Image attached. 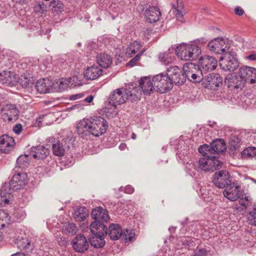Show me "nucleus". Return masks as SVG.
Instances as JSON below:
<instances>
[{
  "instance_id": "f257e3e1",
  "label": "nucleus",
  "mask_w": 256,
  "mask_h": 256,
  "mask_svg": "<svg viewBox=\"0 0 256 256\" xmlns=\"http://www.w3.org/2000/svg\"><path fill=\"white\" fill-rule=\"evenodd\" d=\"M108 122L103 118L97 116L84 118L77 124L76 130L79 136L86 138L90 135L98 137L106 132Z\"/></svg>"
},
{
  "instance_id": "f03ea898",
  "label": "nucleus",
  "mask_w": 256,
  "mask_h": 256,
  "mask_svg": "<svg viewBox=\"0 0 256 256\" xmlns=\"http://www.w3.org/2000/svg\"><path fill=\"white\" fill-rule=\"evenodd\" d=\"M176 52L178 57L181 60H192L200 56L201 48L196 44H182L177 46Z\"/></svg>"
},
{
  "instance_id": "7ed1b4c3",
  "label": "nucleus",
  "mask_w": 256,
  "mask_h": 256,
  "mask_svg": "<svg viewBox=\"0 0 256 256\" xmlns=\"http://www.w3.org/2000/svg\"><path fill=\"white\" fill-rule=\"evenodd\" d=\"M239 64L237 55L233 51L225 52L220 57V66L225 71H234Z\"/></svg>"
},
{
  "instance_id": "20e7f679",
  "label": "nucleus",
  "mask_w": 256,
  "mask_h": 256,
  "mask_svg": "<svg viewBox=\"0 0 256 256\" xmlns=\"http://www.w3.org/2000/svg\"><path fill=\"white\" fill-rule=\"evenodd\" d=\"M152 82L155 87L154 90L160 93H164L171 90L172 88V82L170 80L168 72L159 74L152 78Z\"/></svg>"
},
{
  "instance_id": "39448f33",
  "label": "nucleus",
  "mask_w": 256,
  "mask_h": 256,
  "mask_svg": "<svg viewBox=\"0 0 256 256\" xmlns=\"http://www.w3.org/2000/svg\"><path fill=\"white\" fill-rule=\"evenodd\" d=\"M27 182V174L25 172H18L12 176L8 184L5 183L3 185V190H5L6 187L12 192L13 191L22 188Z\"/></svg>"
},
{
  "instance_id": "423d86ee",
  "label": "nucleus",
  "mask_w": 256,
  "mask_h": 256,
  "mask_svg": "<svg viewBox=\"0 0 256 256\" xmlns=\"http://www.w3.org/2000/svg\"><path fill=\"white\" fill-rule=\"evenodd\" d=\"M212 182L220 188H228L232 185L230 176L226 170H219L214 174Z\"/></svg>"
},
{
  "instance_id": "0eeeda50",
  "label": "nucleus",
  "mask_w": 256,
  "mask_h": 256,
  "mask_svg": "<svg viewBox=\"0 0 256 256\" xmlns=\"http://www.w3.org/2000/svg\"><path fill=\"white\" fill-rule=\"evenodd\" d=\"M210 50L216 54H222L227 52L230 46L228 40L222 37L216 38L210 41L208 44Z\"/></svg>"
},
{
  "instance_id": "6e6552de",
  "label": "nucleus",
  "mask_w": 256,
  "mask_h": 256,
  "mask_svg": "<svg viewBox=\"0 0 256 256\" xmlns=\"http://www.w3.org/2000/svg\"><path fill=\"white\" fill-rule=\"evenodd\" d=\"M168 74L172 84L182 85L186 82L183 69L180 68L178 66L170 67L167 70Z\"/></svg>"
},
{
  "instance_id": "1a4fd4ad",
  "label": "nucleus",
  "mask_w": 256,
  "mask_h": 256,
  "mask_svg": "<svg viewBox=\"0 0 256 256\" xmlns=\"http://www.w3.org/2000/svg\"><path fill=\"white\" fill-rule=\"evenodd\" d=\"M2 117L6 122L16 121L18 118L19 110L16 105L7 104L0 110Z\"/></svg>"
},
{
  "instance_id": "9d476101",
  "label": "nucleus",
  "mask_w": 256,
  "mask_h": 256,
  "mask_svg": "<svg viewBox=\"0 0 256 256\" xmlns=\"http://www.w3.org/2000/svg\"><path fill=\"white\" fill-rule=\"evenodd\" d=\"M244 82L242 79L237 74H228L224 79V84L230 90L240 88L242 90L244 86Z\"/></svg>"
},
{
  "instance_id": "9b49d317",
  "label": "nucleus",
  "mask_w": 256,
  "mask_h": 256,
  "mask_svg": "<svg viewBox=\"0 0 256 256\" xmlns=\"http://www.w3.org/2000/svg\"><path fill=\"white\" fill-rule=\"evenodd\" d=\"M200 65V70L202 72L212 71L214 70L217 66V60L213 56L205 55L202 56L198 60Z\"/></svg>"
},
{
  "instance_id": "f8f14e48",
  "label": "nucleus",
  "mask_w": 256,
  "mask_h": 256,
  "mask_svg": "<svg viewBox=\"0 0 256 256\" xmlns=\"http://www.w3.org/2000/svg\"><path fill=\"white\" fill-rule=\"evenodd\" d=\"M74 250L78 252L84 253L88 250L89 245L83 234L77 235L71 242Z\"/></svg>"
},
{
  "instance_id": "ddd939ff",
  "label": "nucleus",
  "mask_w": 256,
  "mask_h": 256,
  "mask_svg": "<svg viewBox=\"0 0 256 256\" xmlns=\"http://www.w3.org/2000/svg\"><path fill=\"white\" fill-rule=\"evenodd\" d=\"M203 82L205 84L206 87L216 90L222 86L223 79L218 74L211 73L204 78Z\"/></svg>"
},
{
  "instance_id": "4468645a",
  "label": "nucleus",
  "mask_w": 256,
  "mask_h": 256,
  "mask_svg": "<svg viewBox=\"0 0 256 256\" xmlns=\"http://www.w3.org/2000/svg\"><path fill=\"white\" fill-rule=\"evenodd\" d=\"M30 156L32 158L41 160L46 158L50 154V150L48 148L42 145L33 146L29 150Z\"/></svg>"
},
{
  "instance_id": "2eb2a0df",
  "label": "nucleus",
  "mask_w": 256,
  "mask_h": 256,
  "mask_svg": "<svg viewBox=\"0 0 256 256\" xmlns=\"http://www.w3.org/2000/svg\"><path fill=\"white\" fill-rule=\"evenodd\" d=\"M15 142L13 138L4 134L0 136V153L8 154L14 149Z\"/></svg>"
},
{
  "instance_id": "dca6fc26",
  "label": "nucleus",
  "mask_w": 256,
  "mask_h": 256,
  "mask_svg": "<svg viewBox=\"0 0 256 256\" xmlns=\"http://www.w3.org/2000/svg\"><path fill=\"white\" fill-rule=\"evenodd\" d=\"M91 216L94 221H100L108 223L110 217L106 210L102 206H97L92 210L91 212Z\"/></svg>"
},
{
  "instance_id": "f3484780",
  "label": "nucleus",
  "mask_w": 256,
  "mask_h": 256,
  "mask_svg": "<svg viewBox=\"0 0 256 256\" xmlns=\"http://www.w3.org/2000/svg\"><path fill=\"white\" fill-rule=\"evenodd\" d=\"M105 223V222L98 220L92 222L90 226V230L92 234L106 236L108 233V229Z\"/></svg>"
},
{
  "instance_id": "a211bd4d",
  "label": "nucleus",
  "mask_w": 256,
  "mask_h": 256,
  "mask_svg": "<svg viewBox=\"0 0 256 256\" xmlns=\"http://www.w3.org/2000/svg\"><path fill=\"white\" fill-rule=\"evenodd\" d=\"M103 70L96 66L87 68L84 72V78L88 80H94L102 74Z\"/></svg>"
},
{
  "instance_id": "6ab92c4d",
  "label": "nucleus",
  "mask_w": 256,
  "mask_h": 256,
  "mask_svg": "<svg viewBox=\"0 0 256 256\" xmlns=\"http://www.w3.org/2000/svg\"><path fill=\"white\" fill-rule=\"evenodd\" d=\"M144 16L146 22L152 24L159 20L160 17L161 16V12L158 7L152 6L149 7V8L146 10Z\"/></svg>"
},
{
  "instance_id": "aec40b11",
  "label": "nucleus",
  "mask_w": 256,
  "mask_h": 256,
  "mask_svg": "<svg viewBox=\"0 0 256 256\" xmlns=\"http://www.w3.org/2000/svg\"><path fill=\"white\" fill-rule=\"evenodd\" d=\"M109 102L113 106L120 105L126 101L124 92L122 91L121 88H118L113 91L108 97Z\"/></svg>"
},
{
  "instance_id": "412c9836",
  "label": "nucleus",
  "mask_w": 256,
  "mask_h": 256,
  "mask_svg": "<svg viewBox=\"0 0 256 256\" xmlns=\"http://www.w3.org/2000/svg\"><path fill=\"white\" fill-rule=\"evenodd\" d=\"M140 88L145 95L149 96L154 90V84L148 76L142 78L138 81Z\"/></svg>"
},
{
  "instance_id": "4be33fe9",
  "label": "nucleus",
  "mask_w": 256,
  "mask_h": 256,
  "mask_svg": "<svg viewBox=\"0 0 256 256\" xmlns=\"http://www.w3.org/2000/svg\"><path fill=\"white\" fill-rule=\"evenodd\" d=\"M52 144V150L53 154L58 157H62L64 155L66 150V142H60L59 140H56L54 138L50 139Z\"/></svg>"
},
{
  "instance_id": "5701e85b",
  "label": "nucleus",
  "mask_w": 256,
  "mask_h": 256,
  "mask_svg": "<svg viewBox=\"0 0 256 256\" xmlns=\"http://www.w3.org/2000/svg\"><path fill=\"white\" fill-rule=\"evenodd\" d=\"M16 82V75L14 72L8 70L0 72V84L12 86Z\"/></svg>"
},
{
  "instance_id": "b1692460",
  "label": "nucleus",
  "mask_w": 256,
  "mask_h": 256,
  "mask_svg": "<svg viewBox=\"0 0 256 256\" xmlns=\"http://www.w3.org/2000/svg\"><path fill=\"white\" fill-rule=\"evenodd\" d=\"M36 87L40 93L50 92L52 89V82L48 78L40 79L36 82Z\"/></svg>"
},
{
  "instance_id": "393cba45",
  "label": "nucleus",
  "mask_w": 256,
  "mask_h": 256,
  "mask_svg": "<svg viewBox=\"0 0 256 256\" xmlns=\"http://www.w3.org/2000/svg\"><path fill=\"white\" fill-rule=\"evenodd\" d=\"M211 151L212 154H222L225 152L226 149V144L224 140L222 138L214 140L210 143Z\"/></svg>"
},
{
  "instance_id": "a878e982",
  "label": "nucleus",
  "mask_w": 256,
  "mask_h": 256,
  "mask_svg": "<svg viewBox=\"0 0 256 256\" xmlns=\"http://www.w3.org/2000/svg\"><path fill=\"white\" fill-rule=\"evenodd\" d=\"M108 234L111 240H118L122 237V228L118 224H111L109 226Z\"/></svg>"
},
{
  "instance_id": "bb28decb",
  "label": "nucleus",
  "mask_w": 256,
  "mask_h": 256,
  "mask_svg": "<svg viewBox=\"0 0 256 256\" xmlns=\"http://www.w3.org/2000/svg\"><path fill=\"white\" fill-rule=\"evenodd\" d=\"M96 62L100 67L108 68L112 64V59L110 55L100 53L96 56Z\"/></svg>"
},
{
  "instance_id": "cd10ccee",
  "label": "nucleus",
  "mask_w": 256,
  "mask_h": 256,
  "mask_svg": "<svg viewBox=\"0 0 256 256\" xmlns=\"http://www.w3.org/2000/svg\"><path fill=\"white\" fill-rule=\"evenodd\" d=\"M104 236L100 234H91L88 238L90 244L94 248H103L106 242L104 240Z\"/></svg>"
},
{
  "instance_id": "c85d7f7f",
  "label": "nucleus",
  "mask_w": 256,
  "mask_h": 256,
  "mask_svg": "<svg viewBox=\"0 0 256 256\" xmlns=\"http://www.w3.org/2000/svg\"><path fill=\"white\" fill-rule=\"evenodd\" d=\"M70 78H62L58 80H56L52 82V88L56 91L62 92L66 90L70 82Z\"/></svg>"
},
{
  "instance_id": "c756f323",
  "label": "nucleus",
  "mask_w": 256,
  "mask_h": 256,
  "mask_svg": "<svg viewBox=\"0 0 256 256\" xmlns=\"http://www.w3.org/2000/svg\"><path fill=\"white\" fill-rule=\"evenodd\" d=\"M17 247L20 250H24L26 252H30L34 249L33 244L31 240L27 237L20 238L18 240Z\"/></svg>"
},
{
  "instance_id": "7c9ffc66",
  "label": "nucleus",
  "mask_w": 256,
  "mask_h": 256,
  "mask_svg": "<svg viewBox=\"0 0 256 256\" xmlns=\"http://www.w3.org/2000/svg\"><path fill=\"white\" fill-rule=\"evenodd\" d=\"M234 187V184L232 186V185L230 186L228 189H226L224 192V195L225 197H226L230 201H235L238 199L239 197V194L238 193L239 186H235L234 190L232 188Z\"/></svg>"
},
{
  "instance_id": "2f4dec72",
  "label": "nucleus",
  "mask_w": 256,
  "mask_h": 256,
  "mask_svg": "<svg viewBox=\"0 0 256 256\" xmlns=\"http://www.w3.org/2000/svg\"><path fill=\"white\" fill-rule=\"evenodd\" d=\"M30 153L28 154H22L18 156L16 160V168H22V170L26 168L29 165Z\"/></svg>"
},
{
  "instance_id": "473e14b6",
  "label": "nucleus",
  "mask_w": 256,
  "mask_h": 256,
  "mask_svg": "<svg viewBox=\"0 0 256 256\" xmlns=\"http://www.w3.org/2000/svg\"><path fill=\"white\" fill-rule=\"evenodd\" d=\"M198 67V66L192 62L187 63L184 66L183 70L184 72V75H185L186 80V78L189 80L194 74V72H196Z\"/></svg>"
},
{
  "instance_id": "72a5a7b5",
  "label": "nucleus",
  "mask_w": 256,
  "mask_h": 256,
  "mask_svg": "<svg viewBox=\"0 0 256 256\" xmlns=\"http://www.w3.org/2000/svg\"><path fill=\"white\" fill-rule=\"evenodd\" d=\"M252 67L244 66L238 70V76L244 80V84L248 80H250V76H252Z\"/></svg>"
},
{
  "instance_id": "f704fd0d",
  "label": "nucleus",
  "mask_w": 256,
  "mask_h": 256,
  "mask_svg": "<svg viewBox=\"0 0 256 256\" xmlns=\"http://www.w3.org/2000/svg\"><path fill=\"white\" fill-rule=\"evenodd\" d=\"M242 144L241 139L238 136H231L229 139L228 148L232 152L238 150Z\"/></svg>"
},
{
  "instance_id": "c9c22d12",
  "label": "nucleus",
  "mask_w": 256,
  "mask_h": 256,
  "mask_svg": "<svg viewBox=\"0 0 256 256\" xmlns=\"http://www.w3.org/2000/svg\"><path fill=\"white\" fill-rule=\"evenodd\" d=\"M74 218L78 222L84 220L88 216L87 210L85 207H77L74 210Z\"/></svg>"
},
{
  "instance_id": "e433bc0d",
  "label": "nucleus",
  "mask_w": 256,
  "mask_h": 256,
  "mask_svg": "<svg viewBox=\"0 0 256 256\" xmlns=\"http://www.w3.org/2000/svg\"><path fill=\"white\" fill-rule=\"evenodd\" d=\"M142 47L140 42L136 40L131 43L126 49V54L129 57H132V54H135Z\"/></svg>"
},
{
  "instance_id": "4c0bfd02",
  "label": "nucleus",
  "mask_w": 256,
  "mask_h": 256,
  "mask_svg": "<svg viewBox=\"0 0 256 256\" xmlns=\"http://www.w3.org/2000/svg\"><path fill=\"white\" fill-rule=\"evenodd\" d=\"M210 171L214 172L215 170L220 169L222 168V162L218 160V158L216 156L212 155L209 157Z\"/></svg>"
},
{
  "instance_id": "58836bf2",
  "label": "nucleus",
  "mask_w": 256,
  "mask_h": 256,
  "mask_svg": "<svg viewBox=\"0 0 256 256\" xmlns=\"http://www.w3.org/2000/svg\"><path fill=\"white\" fill-rule=\"evenodd\" d=\"M136 90L135 88H125L124 92L126 100L129 99L131 100H137L139 99L140 92L136 93Z\"/></svg>"
},
{
  "instance_id": "ea45409f",
  "label": "nucleus",
  "mask_w": 256,
  "mask_h": 256,
  "mask_svg": "<svg viewBox=\"0 0 256 256\" xmlns=\"http://www.w3.org/2000/svg\"><path fill=\"white\" fill-rule=\"evenodd\" d=\"M50 10L53 12H59L62 11L64 9V4L62 2L59 0H52L49 4Z\"/></svg>"
},
{
  "instance_id": "a19ab883",
  "label": "nucleus",
  "mask_w": 256,
  "mask_h": 256,
  "mask_svg": "<svg viewBox=\"0 0 256 256\" xmlns=\"http://www.w3.org/2000/svg\"><path fill=\"white\" fill-rule=\"evenodd\" d=\"M242 158H256V148L248 147L244 148L242 152Z\"/></svg>"
},
{
  "instance_id": "79ce46f5",
  "label": "nucleus",
  "mask_w": 256,
  "mask_h": 256,
  "mask_svg": "<svg viewBox=\"0 0 256 256\" xmlns=\"http://www.w3.org/2000/svg\"><path fill=\"white\" fill-rule=\"evenodd\" d=\"M178 0H176L178 3V6L176 7L174 4H172V12L174 14L176 20L180 22H184V14L181 10V9L182 8V6H179Z\"/></svg>"
},
{
  "instance_id": "37998d69",
  "label": "nucleus",
  "mask_w": 256,
  "mask_h": 256,
  "mask_svg": "<svg viewBox=\"0 0 256 256\" xmlns=\"http://www.w3.org/2000/svg\"><path fill=\"white\" fill-rule=\"evenodd\" d=\"M202 73V70L198 66L196 69V72H194V74L188 80L193 83H198L201 81H204V78Z\"/></svg>"
},
{
  "instance_id": "c03bdc74",
  "label": "nucleus",
  "mask_w": 256,
  "mask_h": 256,
  "mask_svg": "<svg viewBox=\"0 0 256 256\" xmlns=\"http://www.w3.org/2000/svg\"><path fill=\"white\" fill-rule=\"evenodd\" d=\"M78 230L76 225L74 223L66 224L62 227V231L66 234H75Z\"/></svg>"
},
{
  "instance_id": "a18cd8bd",
  "label": "nucleus",
  "mask_w": 256,
  "mask_h": 256,
  "mask_svg": "<svg viewBox=\"0 0 256 256\" xmlns=\"http://www.w3.org/2000/svg\"><path fill=\"white\" fill-rule=\"evenodd\" d=\"M209 162V158L204 157L200 158L198 160L200 168L204 172L210 171V166L211 164Z\"/></svg>"
},
{
  "instance_id": "49530a36",
  "label": "nucleus",
  "mask_w": 256,
  "mask_h": 256,
  "mask_svg": "<svg viewBox=\"0 0 256 256\" xmlns=\"http://www.w3.org/2000/svg\"><path fill=\"white\" fill-rule=\"evenodd\" d=\"M198 150L199 152L202 154L204 157L209 158L213 154L211 151V148L207 144L200 146Z\"/></svg>"
},
{
  "instance_id": "de8ad7c7",
  "label": "nucleus",
  "mask_w": 256,
  "mask_h": 256,
  "mask_svg": "<svg viewBox=\"0 0 256 256\" xmlns=\"http://www.w3.org/2000/svg\"><path fill=\"white\" fill-rule=\"evenodd\" d=\"M135 236V234L133 230H126L122 234V237L125 242H132Z\"/></svg>"
},
{
  "instance_id": "09e8293b",
  "label": "nucleus",
  "mask_w": 256,
  "mask_h": 256,
  "mask_svg": "<svg viewBox=\"0 0 256 256\" xmlns=\"http://www.w3.org/2000/svg\"><path fill=\"white\" fill-rule=\"evenodd\" d=\"M248 220L252 225L256 226V204L252 206V209L249 212Z\"/></svg>"
},
{
  "instance_id": "8fccbe9b",
  "label": "nucleus",
  "mask_w": 256,
  "mask_h": 256,
  "mask_svg": "<svg viewBox=\"0 0 256 256\" xmlns=\"http://www.w3.org/2000/svg\"><path fill=\"white\" fill-rule=\"evenodd\" d=\"M144 50H142L138 54L136 55V56L130 60L126 64L127 66L130 67H132L134 66H136L137 64V62L140 60V57L143 54Z\"/></svg>"
},
{
  "instance_id": "3c124183",
  "label": "nucleus",
  "mask_w": 256,
  "mask_h": 256,
  "mask_svg": "<svg viewBox=\"0 0 256 256\" xmlns=\"http://www.w3.org/2000/svg\"><path fill=\"white\" fill-rule=\"evenodd\" d=\"M3 190V186L0 190V206L4 204V197H6V194H10L12 192L7 188Z\"/></svg>"
},
{
  "instance_id": "603ef678",
  "label": "nucleus",
  "mask_w": 256,
  "mask_h": 256,
  "mask_svg": "<svg viewBox=\"0 0 256 256\" xmlns=\"http://www.w3.org/2000/svg\"><path fill=\"white\" fill-rule=\"evenodd\" d=\"M46 10V6L43 2L38 3L34 6V10L36 13L43 14Z\"/></svg>"
},
{
  "instance_id": "864d4df0",
  "label": "nucleus",
  "mask_w": 256,
  "mask_h": 256,
  "mask_svg": "<svg viewBox=\"0 0 256 256\" xmlns=\"http://www.w3.org/2000/svg\"><path fill=\"white\" fill-rule=\"evenodd\" d=\"M20 84L24 88L28 87L30 84H33L32 80H28V78H26L25 76H21L20 79Z\"/></svg>"
},
{
  "instance_id": "5fc2aeb1",
  "label": "nucleus",
  "mask_w": 256,
  "mask_h": 256,
  "mask_svg": "<svg viewBox=\"0 0 256 256\" xmlns=\"http://www.w3.org/2000/svg\"><path fill=\"white\" fill-rule=\"evenodd\" d=\"M207 252L204 248H197L194 252L192 256H206Z\"/></svg>"
},
{
  "instance_id": "6e6d98bb",
  "label": "nucleus",
  "mask_w": 256,
  "mask_h": 256,
  "mask_svg": "<svg viewBox=\"0 0 256 256\" xmlns=\"http://www.w3.org/2000/svg\"><path fill=\"white\" fill-rule=\"evenodd\" d=\"M240 204L243 206L246 209L252 204V202L248 199V197H245L244 198H240L239 200Z\"/></svg>"
},
{
  "instance_id": "4d7b16f0",
  "label": "nucleus",
  "mask_w": 256,
  "mask_h": 256,
  "mask_svg": "<svg viewBox=\"0 0 256 256\" xmlns=\"http://www.w3.org/2000/svg\"><path fill=\"white\" fill-rule=\"evenodd\" d=\"M181 242L182 244L184 246H190L192 245V243H194L193 240L190 237L184 238Z\"/></svg>"
},
{
  "instance_id": "13d9d810",
  "label": "nucleus",
  "mask_w": 256,
  "mask_h": 256,
  "mask_svg": "<svg viewBox=\"0 0 256 256\" xmlns=\"http://www.w3.org/2000/svg\"><path fill=\"white\" fill-rule=\"evenodd\" d=\"M208 40L204 38H198L196 42H194L192 44H196L200 48L201 46L204 45L207 42Z\"/></svg>"
},
{
  "instance_id": "bf43d9fd",
  "label": "nucleus",
  "mask_w": 256,
  "mask_h": 256,
  "mask_svg": "<svg viewBox=\"0 0 256 256\" xmlns=\"http://www.w3.org/2000/svg\"><path fill=\"white\" fill-rule=\"evenodd\" d=\"M22 130V125L20 124H16L13 128V131L16 134H20Z\"/></svg>"
},
{
  "instance_id": "052dcab7",
  "label": "nucleus",
  "mask_w": 256,
  "mask_h": 256,
  "mask_svg": "<svg viewBox=\"0 0 256 256\" xmlns=\"http://www.w3.org/2000/svg\"><path fill=\"white\" fill-rule=\"evenodd\" d=\"M252 76H250V84H254L256 82V68H252Z\"/></svg>"
},
{
  "instance_id": "680f3d73",
  "label": "nucleus",
  "mask_w": 256,
  "mask_h": 256,
  "mask_svg": "<svg viewBox=\"0 0 256 256\" xmlns=\"http://www.w3.org/2000/svg\"><path fill=\"white\" fill-rule=\"evenodd\" d=\"M134 188L130 185L126 186L124 189V192L126 194H132L134 192Z\"/></svg>"
},
{
  "instance_id": "e2e57ef3",
  "label": "nucleus",
  "mask_w": 256,
  "mask_h": 256,
  "mask_svg": "<svg viewBox=\"0 0 256 256\" xmlns=\"http://www.w3.org/2000/svg\"><path fill=\"white\" fill-rule=\"evenodd\" d=\"M234 13L236 15L241 16L244 14V10L240 6H236L234 8Z\"/></svg>"
},
{
  "instance_id": "0e129e2a",
  "label": "nucleus",
  "mask_w": 256,
  "mask_h": 256,
  "mask_svg": "<svg viewBox=\"0 0 256 256\" xmlns=\"http://www.w3.org/2000/svg\"><path fill=\"white\" fill-rule=\"evenodd\" d=\"M84 94H78L71 96L70 98V99L72 100H74L82 98Z\"/></svg>"
},
{
  "instance_id": "69168bd1",
  "label": "nucleus",
  "mask_w": 256,
  "mask_h": 256,
  "mask_svg": "<svg viewBox=\"0 0 256 256\" xmlns=\"http://www.w3.org/2000/svg\"><path fill=\"white\" fill-rule=\"evenodd\" d=\"M93 100L94 96L92 95H90L84 100V102L88 103H90L92 102Z\"/></svg>"
},
{
  "instance_id": "338daca9",
  "label": "nucleus",
  "mask_w": 256,
  "mask_h": 256,
  "mask_svg": "<svg viewBox=\"0 0 256 256\" xmlns=\"http://www.w3.org/2000/svg\"><path fill=\"white\" fill-rule=\"evenodd\" d=\"M246 58L250 60H256V54H250L246 57Z\"/></svg>"
},
{
  "instance_id": "774afa93",
  "label": "nucleus",
  "mask_w": 256,
  "mask_h": 256,
  "mask_svg": "<svg viewBox=\"0 0 256 256\" xmlns=\"http://www.w3.org/2000/svg\"><path fill=\"white\" fill-rule=\"evenodd\" d=\"M0 215L2 216H6V218H8V220H10V217H8V214L4 210H2L0 212Z\"/></svg>"
}]
</instances>
